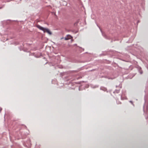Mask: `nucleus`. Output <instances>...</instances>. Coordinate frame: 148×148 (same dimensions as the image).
I'll list each match as a JSON object with an SVG mask.
<instances>
[{"instance_id":"f257e3e1","label":"nucleus","mask_w":148,"mask_h":148,"mask_svg":"<svg viewBox=\"0 0 148 148\" xmlns=\"http://www.w3.org/2000/svg\"><path fill=\"white\" fill-rule=\"evenodd\" d=\"M136 46H128L126 48V50L132 55L136 57L138 55L142 56L143 51V48L140 46H137L136 45Z\"/></svg>"},{"instance_id":"f03ea898","label":"nucleus","mask_w":148,"mask_h":148,"mask_svg":"<svg viewBox=\"0 0 148 148\" xmlns=\"http://www.w3.org/2000/svg\"><path fill=\"white\" fill-rule=\"evenodd\" d=\"M26 126L24 125L16 124L14 127V129L16 132L17 133H19V134H18L19 138L24 139L25 138L28 134L25 133V132H23L21 131V130L23 128L26 129Z\"/></svg>"},{"instance_id":"7ed1b4c3","label":"nucleus","mask_w":148,"mask_h":148,"mask_svg":"<svg viewBox=\"0 0 148 148\" xmlns=\"http://www.w3.org/2000/svg\"><path fill=\"white\" fill-rule=\"evenodd\" d=\"M99 76L100 78L104 77L108 79H113L116 77L117 75L114 74L112 75L109 72L107 71L105 72L104 75H100Z\"/></svg>"},{"instance_id":"20e7f679","label":"nucleus","mask_w":148,"mask_h":148,"mask_svg":"<svg viewBox=\"0 0 148 148\" xmlns=\"http://www.w3.org/2000/svg\"><path fill=\"white\" fill-rule=\"evenodd\" d=\"M120 58L119 59L123 61L129 62L130 61V56L127 54L121 53L119 55Z\"/></svg>"},{"instance_id":"39448f33","label":"nucleus","mask_w":148,"mask_h":148,"mask_svg":"<svg viewBox=\"0 0 148 148\" xmlns=\"http://www.w3.org/2000/svg\"><path fill=\"white\" fill-rule=\"evenodd\" d=\"M36 27L40 30H42L44 33H47L50 35L52 34L51 32L47 28L43 27L39 25H37Z\"/></svg>"},{"instance_id":"423d86ee","label":"nucleus","mask_w":148,"mask_h":148,"mask_svg":"<svg viewBox=\"0 0 148 148\" xmlns=\"http://www.w3.org/2000/svg\"><path fill=\"white\" fill-rule=\"evenodd\" d=\"M15 21H16L15 20H11L9 19H8L2 21V24L3 27H6V26L12 24V22Z\"/></svg>"},{"instance_id":"0eeeda50","label":"nucleus","mask_w":148,"mask_h":148,"mask_svg":"<svg viewBox=\"0 0 148 148\" xmlns=\"http://www.w3.org/2000/svg\"><path fill=\"white\" fill-rule=\"evenodd\" d=\"M126 91L125 90H123L122 95H121V100L126 99L127 98L125 96Z\"/></svg>"},{"instance_id":"6e6552de","label":"nucleus","mask_w":148,"mask_h":148,"mask_svg":"<svg viewBox=\"0 0 148 148\" xmlns=\"http://www.w3.org/2000/svg\"><path fill=\"white\" fill-rule=\"evenodd\" d=\"M33 56H34L36 58H38L42 56V54L39 52L34 53H33Z\"/></svg>"},{"instance_id":"1a4fd4ad","label":"nucleus","mask_w":148,"mask_h":148,"mask_svg":"<svg viewBox=\"0 0 148 148\" xmlns=\"http://www.w3.org/2000/svg\"><path fill=\"white\" fill-rule=\"evenodd\" d=\"M136 36L135 34H133L132 36H131V37L130 38L129 40L126 42L130 43L131 42L134 40L135 37Z\"/></svg>"},{"instance_id":"9d476101","label":"nucleus","mask_w":148,"mask_h":148,"mask_svg":"<svg viewBox=\"0 0 148 148\" xmlns=\"http://www.w3.org/2000/svg\"><path fill=\"white\" fill-rule=\"evenodd\" d=\"M136 68L137 69L138 72L140 73V74H142L143 73V71L142 70L141 67L138 65L136 66Z\"/></svg>"},{"instance_id":"9b49d317","label":"nucleus","mask_w":148,"mask_h":148,"mask_svg":"<svg viewBox=\"0 0 148 148\" xmlns=\"http://www.w3.org/2000/svg\"><path fill=\"white\" fill-rule=\"evenodd\" d=\"M146 112L145 115V119H147L148 118V106L147 105L146 106Z\"/></svg>"},{"instance_id":"f8f14e48","label":"nucleus","mask_w":148,"mask_h":148,"mask_svg":"<svg viewBox=\"0 0 148 148\" xmlns=\"http://www.w3.org/2000/svg\"><path fill=\"white\" fill-rule=\"evenodd\" d=\"M98 27L99 28L100 31L101 33L102 34V36L106 39H108L109 38L107 37V36L106 35V34L103 32L102 31V30L99 27Z\"/></svg>"},{"instance_id":"ddd939ff","label":"nucleus","mask_w":148,"mask_h":148,"mask_svg":"<svg viewBox=\"0 0 148 148\" xmlns=\"http://www.w3.org/2000/svg\"><path fill=\"white\" fill-rule=\"evenodd\" d=\"M71 38H72V37L70 35H67L64 38V39L65 40H68Z\"/></svg>"},{"instance_id":"4468645a","label":"nucleus","mask_w":148,"mask_h":148,"mask_svg":"<svg viewBox=\"0 0 148 148\" xmlns=\"http://www.w3.org/2000/svg\"><path fill=\"white\" fill-rule=\"evenodd\" d=\"M145 93L146 95H145L144 97V99L145 100V103L146 102V97L147 96V92H148V88H147V86H146V89L145 90Z\"/></svg>"},{"instance_id":"2eb2a0df","label":"nucleus","mask_w":148,"mask_h":148,"mask_svg":"<svg viewBox=\"0 0 148 148\" xmlns=\"http://www.w3.org/2000/svg\"><path fill=\"white\" fill-rule=\"evenodd\" d=\"M110 52L113 55H116L118 54V52L117 51H113L112 50H110Z\"/></svg>"},{"instance_id":"dca6fc26","label":"nucleus","mask_w":148,"mask_h":148,"mask_svg":"<svg viewBox=\"0 0 148 148\" xmlns=\"http://www.w3.org/2000/svg\"><path fill=\"white\" fill-rule=\"evenodd\" d=\"M100 89L104 91H106L107 92H108L106 88L104 87H101L100 88Z\"/></svg>"},{"instance_id":"f3484780","label":"nucleus","mask_w":148,"mask_h":148,"mask_svg":"<svg viewBox=\"0 0 148 148\" xmlns=\"http://www.w3.org/2000/svg\"><path fill=\"white\" fill-rule=\"evenodd\" d=\"M99 85H91L90 87L92 88H98L99 87Z\"/></svg>"},{"instance_id":"a211bd4d","label":"nucleus","mask_w":148,"mask_h":148,"mask_svg":"<svg viewBox=\"0 0 148 148\" xmlns=\"http://www.w3.org/2000/svg\"><path fill=\"white\" fill-rule=\"evenodd\" d=\"M19 49L20 51L23 50L24 51H27L25 50L23 48V47L22 46H21V47H19Z\"/></svg>"},{"instance_id":"6ab92c4d","label":"nucleus","mask_w":148,"mask_h":148,"mask_svg":"<svg viewBox=\"0 0 148 148\" xmlns=\"http://www.w3.org/2000/svg\"><path fill=\"white\" fill-rule=\"evenodd\" d=\"M120 89H116L113 92V93H118L119 92Z\"/></svg>"},{"instance_id":"aec40b11","label":"nucleus","mask_w":148,"mask_h":148,"mask_svg":"<svg viewBox=\"0 0 148 148\" xmlns=\"http://www.w3.org/2000/svg\"><path fill=\"white\" fill-rule=\"evenodd\" d=\"M116 88L118 87L119 88H122V85L121 83H120L119 86L116 85Z\"/></svg>"},{"instance_id":"412c9836","label":"nucleus","mask_w":148,"mask_h":148,"mask_svg":"<svg viewBox=\"0 0 148 148\" xmlns=\"http://www.w3.org/2000/svg\"><path fill=\"white\" fill-rule=\"evenodd\" d=\"M108 54V53L107 52H103V53L101 54V55H105L106 54Z\"/></svg>"},{"instance_id":"4be33fe9","label":"nucleus","mask_w":148,"mask_h":148,"mask_svg":"<svg viewBox=\"0 0 148 148\" xmlns=\"http://www.w3.org/2000/svg\"><path fill=\"white\" fill-rule=\"evenodd\" d=\"M69 84H68V85H72L74 83H72L70 81H69Z\"/></svg>"},{"instance_id":"5701e85b","label":"nucleus","mask_w":148,"mask_h":148,"mask_svg":"<svg viewBox=\"0 0 148 148\" xmlns=\"http://www.w3.org/2000/svg\"><path fill=\"white\" fill-rule=\"evenodd\" d=\"M129 101L133 105V106H134V104H133V102H132V101Z\"/></svg>"},{"instance_id":"b1692460","label":"nucleus","mask_w":148,"mask_h":148,"mask_svg":"<svg viewBox=\"0 0 148 148\" xmlns=\"http://www.w3.org/2000/svg\"><path fill=\"white\" fill-rule=\"evenodd\" d=\"M81 86H80L78 88L79 90V91L82 90V89Z\"/></svg>"},{"instance_id":"393cba45","label":"nucleus","mask_w":148,"mask_h":148,"mask_svg":"<svg viewBox=\"0 0 148 148\" xmlns=\"http://www.w3.org/2000/svg\"><path fill=\"white\" fill-rule=\"evenodd\" d=\"M145 104H144V105L143 106V111H144V113L145 112Z\"/></svg>"},{"instance_id":"a878e982","label":"nucleus","mask_w":148,"mask_h":148,"mask_svg":"<svg viewBox=\"0 0 148 148\" xmlns=\"http://www.w3.org/2000/svg\"><path fill=\"white\" fill-rule=\"evenodd\" d=\"M14 44L15 45H18L19 44V43L18 42H15L14 43Z\"/></svg>"},{"instance_id":"bb28decb","label":"nucleus","mask_w":148,"mask_h":148,"mask_svg":"<svg viewBox=\"0 0 148 148\" xmlns=\"http://www.w3.org/2000/svg\"><path fill=\"white\" fill-rule=\"evenodd\" d=\"M78 21H77V22L75 23H74V25H77V24L78 23Z\"/></svg>"},{"instance_id":"cd10ccee","label":"nucleus","mask_w":148,"mask_h":148,"mask_svg":"<svg viewBox=\"0 0 148 148\" xmlns=\"http://www.w3.org/2000/svg\"><path fill=\"white\" fill-rule=\"evenodd\" d=\"M116 102H117V104H120L121 103V102H118H118L117 101H116Z\"/></svg>"},{"instance_id":"c85d7f7f","label":"nucleus","mask_w":148,"mask_h":148,"mask_svg":"<svg viewBox=\"0 0 148 148\" xmlns=\"http://www.w3.org/2000/svg\"><path fill=\"white\" fill-rule=\"evenodd\" d=\"M2 110V108L1 107H0V113L1 112V111Z\"/></svg>"},{"instance_id":"c756f323","label":"nucleus","mask_w":148,"mask_h":148,"mask_svg":"<svg viewBox=\"0 0 148 148\" xmlns=\"http://www.w3.org/2000/svg\"><path fill=\"white\" fill-rule=\"evenodd\" d=\"M139 22V20H138V21H137V25H138V23Z\"/></svg>"},{"instance_id":"7c9ffc66","label":"nucleus","mask_w":148,"mask_h":148,"mask_svg":"<svg viewBox=\"0 0 148 148\" xmlns=\"http://www.w3.org/2000/svg\"><path fill=\"white\" fill-rule=\"evenodd\" d=\"M29 55L33 56V53H31L30 54H29Z\"/></svg>"},{"instance_id":"2f4dec72","label":"nucleus","mask_w":148,"mask_h":148,"mask_svg":"<svg viewBox=\"0 0 148 148\" xmlns=\"http://www.w3.org/2000/svg\"><path fill=\"white\" fill-rule=\"evenodd\" d=\"M134 75L132 76V77L131 78H130V79H131L134 76Z\"/></svg>"},{"instance_id":"473e14b6","label":"nucleus","mask_w":148,"mask_h":148,"mask_svg":"<svg viewBox=\"0 0 148 148\" xmlns=\"http://www.w3.org/2000/svg\"><path fill=\"white\" fill-rule=\"evenodd\" d=\"M2 8H3V7H0V9H1Z\"/></svg>"},{"instance_id":"72a5a7b5","label":"nucleus","mask_w":148,"mask_h":148,"mask_svg":"<svg viewBox=\"0 0 148 148\" xmlns=\"http://www.w3.org/2000/svg\"><path fill=\"white\" fill-rule=\"evenodd\" d=\"M0 35H1V36H2V35H3V34H1V33H0Z\"/></svg>"},{"instance_id":"f704fd0d","label":"nucleus","mask_w":148,"mask_h":148,"mask_svg":"<svg viewBox=\"0 0 148 148\" xmlns=\"http://www.w3.org/2000/svg\"><path fill=\"white\" fill-rule=\"evenodd\" d=\"M141 1H142L143 3V1H144V0H141Z\"/></svg>"},{"instance_id":"c9c22d12","label":"nucleus","mask_w":148,"mask_h":148,"mask_svg":"<svg viewBox=\"0 0 148 148\" xmlns=\"http://www.w3.org/2000/svg\"><path fill=\"white\" fill-rule=\"evenodd\" d=\"M7 40H8V38H7V39H6V40H5V41Z\"/></svg>"},{"instance_id":"e433bc0d","label":"nucleus","mask_w":148,"mask_h":148,"mask_svg":"<svg viewBox=\"0 0 148 148\" xmlns=\"http://www.w3.org/2000/svg\"><path fill=\"white\" fill-rule=\"evenodd\" d=\"M72 89H75V88H72Z\"/></svg>"},{"instance_id":"4c0bfd02","label":"nucleus","mask_w":148,"mask_h":148,"mask_svg":"<svg viewBox=\"0 0 148 148\" xmlns=\"http://www.w3.org/2000/svg\"><path fill=\"white\" fill-rule=\"evenodd\" d=\"M6 34V33H5V34H4L3 35H5V34Z\"/></svg>"},{"instance_id":"58836bf2","label":"nucleus","mask_w":148,"mask_h":148,"mask_svg":"<svg viewBox=\"0 0 148 148\" xmlns=\"http://www.w3.org/2000/svg\"><path fill=\"white\" fill-rule=\"evenodd\" d=\"M5 117V114L4 115V117Z\"/></svg>"},{"instance_id":"ea45409f","label":"nucleus","mask_w":148,"mask_h":148,"mask_svg":"<svg viewBox=\"0 0 148 148\" xmlns=\"http://www.w3.org/2000/svg\"><path fill=\"white\" fill-rule=\"evenodd\" d=\"M25 50L26 51H27V50ZM26 52H27V51H26ZM27 52H28V51H27Z\"/></svg>"},{"instance_id":"a19ab883","label":"nucleus","mask_w":148,"mask_h":148,"mask_svg":"<svg viewBox=\"0 0 148 148\" xmlns=\"http://www.w3.org/2000/svg\"><path fill=\"white\" fill-rule=\"evenodd\" d=\"M47 62H46V63H45V64H47Z\"/></svg>"},{"instance_id":"79ce46f5","label":"nucleus","mask_w":148,"mask_h":148,"mask_svg":"<svg viewBox=\"0 0 148 148\" xmlns=\"http://www.w3.org/2000/svg\"><path fill=\"white\" fill-rule=\"evenodd\" d=\"M97 26L98 27V25H97Z\"/></svg>"},{"instance_id":"37998d69","label":"nucleus","mask_w":148,"mask_h":148,"mask_svg":"<svg viewBox=\"0 0 148 148\" xmlns=\"http://www.w3.org/2000/svg\"><path fill=\"white\" fill-rule=\"evenodd\" d=\"M97 26L98 27V25H97Z\"/></svg>"},{"instance_id":"c03bdc74","label":"nucleus","mask_w":148,"mask_h":148,"mask_svg":"<svg viewBox=\"0 0 148 148\" xmlns=\"http://www.w3.org/2000/svg\"><path fill=\"white\" fill-rule=\"evenodd\" d=\"M97 26L98 27V25H97Z\"/></svg>"}]
</instances>
